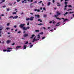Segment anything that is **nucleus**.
Here are the masks:
<instances>
[{"label": "nucleus", "instance_id": "obj_1", "mask_svg": "<svg viewBox=\"0 0 74 74\" xmlns=\"http://www.w3.org/2000/svg\"><path fill=\"white\" fill-rule=\"evenodd\" d=\"M25 24H21L20 25H19V27H20L21 28H23L24 27V26L25 25Z\"/></svg>", "mask_w": 74, "mask_h": 74}, {"label": "nucleus", "instance_id": "obj_2", "mask_svg": "<svg viewBox=\"0 0 74 74\" xmlns=\"http://www.w3.org/2000/svg\"><path fill=\"white\" fill-rule=\"evenodd\" d=\"M30 29V27H24L23 28V30H27V29Z\"/></svg>", "mask_w": 74, "mask_h": 74}, {"label": "nucleus", "instance_id": "obj_3", "mask_svg": "<svg viewBox=\"0 0 74 74\" xmlns=\"http://www.w3.org/2000/svg\"><path fill=\"white\" fill-rule=\"evenodd\" d=\"M40 38L36 39V36L33 39L32 42H34L35 41H37V40H39Z\"/></svg>", "mask_w": 74, "mask_h": 74}, {"label": "nucleus", "instance_id": "obj_4", "mask_svg": "<svg viewBox=\"0 0 74 74\" xmlns=\"http://www.w3.org/2000/svg\"><path fill=\"white\" fill-rule=\"evenodd\" d=\"M7 49H8V50H7V52H11V50H9V49H12V48L8 47L7 48Z\"/></svg>", "mask_w": 74, "mask_h": 74}, {"label": "nucleus", "instance_id": "obj_5", "mask_svg": "<svg viewBox=\"0 0 74 74\" xmlns=\"http://www.w3.org/2000/svg\"><path fill=\"white\" fill-rule=\"evenodd\" d=\"M11 41L10 40H8L6 41V43L7 44H10V43H11Z\"/></svg>", "mask_w": 74, "mask_h": 74}, {"label": "nucleus", "instance_id": "obj_6", "mask_svg": "<svg viewBox=\"0 0 74 74\" xmlns=\"http://www.w3.org/2000/svg\"><path fill=\"white\" fill-rule=\"evenodd\" d=\"M27 1V0H24V1H22V3H27V1ZM27 1H30V0H27Z\"/></svg>", "mask_w": 74, "mask_h": 74}, {"label": "nucleus", "instance_id": "obj_7", "mask_svg": "<svg viewBox=\"0 0 74 74\" xmlns=\"http://www.w3.org/2000/svg\"><path fill=\"white\" fill-rule=\"evenodd\" d=\"M34 19V17L33 16H31L30 17V21H33V19Z\"/></svg>", "mask_w": 74, "mask_h": 74}, {"label": "nucleus", "instance_id": "obj_8", "mask_svg": "<svg viewBox=\"0 0 74 74\" xmlns=\"http://www.w3.org/2000/svg\"><path fill=\"white\" fill-rule=\"evenodd\" d=\"M57 15H60L61 14V13H59V11H58L56 12Z\"/></svg>", "mask_w": 74, "mask_h": 74}, {"label": "nucleus", "instance_id": "obj_9", "mask_svg": "<svg viewBox=\"0 0 74 74\" xmlns=\"http://www.w3.org/2000/svg\"><path fill=\"white\" fill-rule=\"evenodd\" d=\"M27 46V45H24V46H23V49H26V46Z\"/></svg>", "mask_w": 74, "mask_h": 74}, {"label": "nucleus", "instance_id": "obj_10", "mask_svg": "<svg viewBox=\"0 0 74 74\" xmlns=\"http://www.w3.org/2000/svg\"><path fill=\"white\" fill-rule=\"evenodd\" d=\"M21 46H17L16 48V50L18 49V48H21Z\"/></svg>", "mask_w": 74, "mask_h": 74}, {"label": "nucleus", "instance_id": "obj_11", "mask_svg": "<svg viewBox=\"0 0 74 74\" xmlns=\"http://www.w3.org/2000/svg\"><path fill=\"white\" fill-rule=\"evenodd\" d=\"M28 36V34H25L24 35H23V37H27Z\"/></svg>", "mask_w": 74, "mask_h": 74}, {"label": "nucleus", "instance_id": "obj_12", "mask_svg": "<svg viewBox=\"0 0 74 74\" xmlns=\"http://www.w3.org/2000/svg\"><path fill=\"white\" fill-rule=\"evenodd\" d=\"M3 26H1L0 27V31H1L2 30H3Z\"/></svg>", "mask_w": 74, "mask_h": 74}, {"label": "nucleus", "instance_id": "obj_13", "mask_svg": "<svg viewBox=\"0 0 74 74\" xmlns=\"http://www.w3.org/2000/svg\"><path fill=\"white\" fill-rule=\"evenodd\" d=\"M35 16H37V17H38V18H40V15H39L38 14L37 15V14H35Z\"/></svg>", "mask_w": 74, "mask_h": 74}, {"label": "nucleus", "instance_id": "obj_14", "mask_svg": "<svg viewBox=\"0 0 74 74\" xmlns=\"http://www.w3.org/2000/svg\"><path fill=\"white\" fill-rule=\"evenodd\" d=\"M34 36H35V35L34 34L32 35V37H30V38L31 39L33 38L34 37Z\"/></svg>", "mask_w": 74, "mask_h": 74}, {"label": "nucleus", "instance_id": "obj_15", "mask_svg": "<svg viewBox=\"0 0 74 74\" xmlns=\"http://www.w3.org/2000/svg\"><path fill=\"white\" fill-rule=\"evenodd\" d=\"M18 16H15L13 18V19H16L17 18H18Z\"/></svg>", "mask_w": 74, "mask_h": 74}, {"label": "nucleus", "instance_id": "obj_16", "mask_svg": "<svg viewBox=\"0 0 74 74\" xmlns=\"http://www.w3.org/2000/svg\"><path fill=\"white\" fill-rule=\"evenodd\" d=\"M38 21H40V22H42V20H41V19H39L38 20Z\"/></svg>", "mask_w": 74, "mask_h": 74}, {"label": "nucleus", "instance_id": "obj_17", "mask_svg": "<svg viewBox=\"0 0 74 74\" xmlns=\"http://www.w3.org/2000/svg\"><path fill=\"white\" fill-rule=\"evenodd\" d=\"M59 3H57V6H58V7H60V6H61V5L59 4Z\"/></svg>", "mask_w": 74, "mask_h": 74}, {"label": "nucleus", "instance_id": "obj_18", "mask_svg": "<svg viewBox=\"0 0 74 74\" xmlns=\"http://www.w3.org/2000/svg\"><path fill=\"white\" fill-rule=\"evenodd\" d=\"M4 2H5V0H2V1L0 2V4H1L2 3H4Z\"/></svg>", "mask_w": 74, "mask_h": 74}, {"label": "nucleus", "instance_id": "obj_19", "mask_svg": "<svg viewBox=\"0 0 74 74\" xmlns=\"http://www.w3.org/2000/svg\"><path fill=\"white\" fill-rule=\"evenodd\" d=\"M66 21H68V19L66 18L65 19H64V21H63V22H65Z\"/></svg>", "mask_w": 74, "mask_h": 74}, {"label": "nucleus", "instance_id": "obj_20", "mask_svg": "<svg viewBox=\"0 0 74 74\" xmlns=\"http://www.w3.org/2000/svg\"><path fill=\"white\" fill-rule=\"evenodd\" d=\"M59 22H58V23H57V24H56V26H59L60 25H59Z\"/></svg>", "mask_w": 74, "mask_h": 74}, {"label": "nucleus", "instance_id": "obj_21", "mask_svg": "<svg viewBox=\"0 0 74 74\" xmlns=\"http://www.w3.org/2000/svg\"><path fill=\"white\" fill-rule=\"evenodd\" d=\"M26 21H29V20H30L29 18H27L26 19Z\"/></svg>", "mask_w": 74, "mask_h": 74}, {"label": "nucleus", "instance_id": "obj_22", "mask_svg": "<svg viewBox=\"0 0 74 74\" xmlns=\"http://www.w3.org/2000/svg\"><path fill=\"white\" fill-rule=\"evenodd\" d=\"M38 37H37V38H40V37H41L40 36V35H38Z\"/></svg>", "mask_w": 74, "mask_h": 74}, {"label": "nucleus", "instance_id": "obj_23", "mask_svg": "<svg viewBox=\"0 0 74 74\" xmlns=\"http://www.w3.org/2000/svg\"><path fill=\"white\" fill-rule=\"evenodd\" d=\"M50 4H51V2H49L48 3V5L49 6V5Z\"/></svg>", "mask_w": 74, "mask_h": 74}, {"label": "nucleus", "instance_id": "obj_24", "mask_svg": "<svg viewBox=\"0 0 74 74\" xmlns=\"http://www.w3.org/2000/svg\"><path fill=\"white\" fill-rule=\"evenodd\" d=\"M56 19H59V20H61V18H59V17H56Z\"/></svg>", "mask_w": 74, "mask_h": 74}, {"label": "nucleus", "instance_id": "obj_25", "mask_svg": "<svg viewBox=\"0 0 74 74\" xmlns=\"http://www.w3.org/2000/svg\"><path fill=\"white\" fill-rule=\"evenodd\" d=\"M33 46V45H31L30 46L29 48H32V47Z\"/></svg>", "mask_w": 74, "mask_h": 74}, {"label": "nucleus", "instance_id": "obj_26", "mask_svg": "<svg viewBox=\"0 0 74 74\" xmlns=\"http://www.w3.org/2000/svg\"><path fill=\"white\" fill-rule=\"evenodd\" d=\"M43 25V23L42 24V23H40V24H38V25Z\"/></svg>", "mask_w": 74, "mask_h": 74}, {"label": "nucleus", "instance_id": "obj_27", "mask_svg": "<svg viewBox=\"0 0 74 74\" xmlns=\"http://www.w3.org/2000/svg\"><path fill=\"white\" fill-rule=\"evenodd\" d=\"M68 7H72V6H71V5H69L68 6Z\"/></svg>", "mask_w": 74, "mask_h": 74}, {"label": "nucleus", "instance_id": "obj_28", "mask_svg": "<svg viewBox=\"0 0 74 74\" xmlns=\"http://www.w3.org/2000/svg\"><path fill=\"white\" fill-rule=\"evenodd\" d=\"M10 23H8L7 24V26H9L10 25Z\"/></svg>", "mask_w": 74, "mask_h": 74}, {"label": "nucleus", "instance_id": "obj_29", "mask_svg": "<svg viewBox=\"0 0 74 74\" xmlns=\"http://www.w3.org/2000/svg\"><path fill=\"white\" fill-rule=\"evenodd\" d=\"M47 16V15H44L43 16V17H46Z\"/></svg>", "mask_w": 74, "mask_h": 74}, {"label": "nucleus", "instance_id": "obj_30", "mask_svg": "<svg viewBox=\"0 0 74 74\" xmlns=\"http://www.w3.org/2000/svg\"><path fill=\"white\" fill-rule=\"evenodd\" d=\"M35 32H39V30H36Z\"/></svg>", "mask_w": 74, "mask_h": 74}, {"label": "nucleus", "instance_id": "obj_31", "mask_svg": "<svg viewBox=\"0 0 74 74\" xmlns=\"http://www.w3.org/2000/svg\"><path fill=\"white\" fill-rule=\"evenodd\" d=\"M2 7H3V8H5V7H6V6H5V5L3 6H2Z\"/></svg>", "mask_w": 74, "mask_h": 74}, {"label": "nucleus", "instance_id": "obj_32", "mask_svg": "<svg viewBox=\"0 0 74 74\" xmlns=\"http://www.w3.org/2000/svg\"><path fill=\"white\" fill-rule=\"evenodd\" d=\"M73 13H74V12H69V14H73Z\"/></svg>", "mask_w": 74, "mask_h": 74}, {"label": "nucleus", "instance_id": "obj_33", "mask_svg": "<svg viewBox=\"0 0 74 74\" xmlns=\"http://www.w3.org/2000/svg\"><path fill=\"white\" fill-rule=\"evenodd\" d=\"M45 38V36L43 37L42 38V40H44V39Z\"/></svg>", "mask_w": 74, "mask_h": 74}, {"label": "nucleus", "instance_id": "obj_34", "mask_svg": "<svg viewBox=\"0 0 74 74\" xmlns=\"http://www.w3.org/2000/svg\"><path fill=\"white\" fill-rule=\"evenodd\" d=\"M16 14V12H14L13 13V14Z\"/></svg>", "mask_w": 74, "mask_h": 74}, {"label": "nucleus", "instance_id": "obj_35", "mask_svg": "<svg viewBox=\"0 0 74 74\" xmlns=\"http://www.w3.org/2000/svg\"><path fill=\"white\" fill-rule=\"evenodd\" d=\"M14 16H11L10 17H9V18H13Z\"/></svg>", "mask_w": 74, "mask_h": 74}, {"label": "nucleus", "instance_id": "obj_36", "mask_svg": "<svg viewBox=\"0 0 74 74\" xmlns=\"http://www.w3.org/2000/svg\"><path fill=\"white\" fill-rule=\"evenodd\" d=\"M43 10H45V11H46V9H45V8H43Z\"/></svg>", "mask_w": 74, "mask_h": 74}, {"label": "nucleus", "instance_id": "obj_37", "mask_svg": "<svg viewBox=\"0 0 74 74\" xmlns=\"http://www.w3.org/2000/svg\"><path fill=\"white\" fill-rule=\"evenodd\" d=\"M40 34H44V33L43 32H41L40 33Z\"/></svg>", "mask_w": 74, "mask_h": 74}, {"label": "nucleus", "instance_id": "obj_38", "mask_svg": "<svg viewBox=\"0 0 74 74\" xmlns=\"http://www.w3.org/2000/svg\"><path fill=\"white\" fill-rule=\"evenodd\" d=\"M6 29L7 30H9V29H10V28L9 27H7L6 28Z\"/></svg>", "mask_w": 74, "mask_h": 74}, {"label": "nucleus", "instance_id": "obj_39", "mask_svg": "<svg viewBox=\"0 0 74 74\" xmlns=\"http://www.w3.org/2000/svg\"><path fill=\"white\" fill-rule=\"evenodd\" d=\"M28 44V41H27L25 43V44Z\"/></svg>", "mask_w": 74, "mask_h": 74}, {"label": "nucleus", "instance_id": "obj_40", "mask_svg": "<svg viewBox=\"0 0 74 74\" xmlns=\"http://www.w3.org/2000/svg\"><path fill=\"white\" fill-rule=\"evenodd\" d=\"M67 3H67V2H64V4H67Z\"/></svg>", "mask_w": 74, "mask_h": 74}, {"label": "nucleus", "instance_id": "obj_41", "mask_svg": "<svg viewBox=\"0 0 74 74\" xmlns=\"http://www.w3.org/2000/svg\"><path fill=\"white\" fill-rule=\"evenodd\" d=\"M37 11L38 12H40V10L39 9L37 10Z\"/></svg>", "mask_w": 74, "mask_h": 74}, {"label": "nucleus", "instance_id": "obj_42", "mask_svg": "<svg viewBox=\"0 0 74 74\" xmlns=\"http://www.w3.org/2000/svg\"><path fill=\"white\" fill-rule=\"evenodd\" d=\"M7 50H3V51H4V52H6V51H7Z\"/></svg>", "mask_w": 74, "mask_h": 74}, {"label": "nucleus", "instance_id": "obj_43", "mask_svg": "<svg viewBox=\"0 0 74 74\" xmlns=\"http://www.w3.org/2000/svg\"><path fill=\"white\" fill-rule=\"evenodd\" d=\"M14 27L15 28H16V27H17V26L16 25H14Z\"/></svg>", "mask_w": 74, "mask_h": 74}, {"label": "nucleus", "instance_id": "obj_44", "mask_svg": "<svg viewBox=\"0 0 74 74\" xmlns=\"http://www.w3.org/2000/svg\"><path fill=\"white\" fill-rule=\"evenodd\" d=\"M72 9H69L68 10V11H70V10H72Z\"/></svg>", "mask_w": 74, "mask_h": 74}, {"label": "nucleus", "instance_id": "obj_45", "mask_svg": "<svg viewBox=\"0 0 74 74\" xmlns=\"http://www.w3.org/2000/svg\"><path fill=\"white\" fill-rule=\"evenodd\" d=\"M21 0H16V1L17 2H19V1H20Z\"/></svg>", "mask_w": 74, "mask_h": 74}, {"label": "nucleus", "instance_id": "obj_46", "mask_svg": "<svg viewBox=\"0 0 74 74\" xmlns=\"http://www.w3.org/2000/svg\"><path fill=\"white\" fill-rule=\"evenodd\" d=\"M12 45H15V43H13V44H12Z\"/></svg>", "mask_w": 74, "mask_h": 74}, {"label": "nucleus", "instance_id": "obj_47", "mask_svg": "<svg viewBox=\"0 0 74 74\" xmlns=\"http://www.w3.org/2000/svg\"><path fill=\"white\" fill-rule=\"evenodd\" d=\"M67 14H68V12H66L65 13V14L66 15H67Z\"/></svg>", "mask_w": 74, "mask_h": 74}, {"label": "nucleus", "instance_id": "obj_48", "mask_svg": "<svg viewBox=\"0 0 74 74\" xmlns=\"http://www.w3.org/2000/svg\"><path fill=\"white\" fill-rule=\"evenodd\" d=\"M7 11H10V9L8 8V9H7Z\"/></svg>", "mask_w": 74, "mask_h": 74}, {"label": "nucleus", "instance_id": "obj_49", "mask_svg": "<svg viewBox=\"0 0 74 74\" xmlns=\"http://www.w3.org/2000/svg\"><path fill=\"white\" fill-rule=\"evenodd\" d=\"M34 10L35 11H37V9H35Z\"/></svg>", "mask_w": 74, "mask_h": 74}, {"label": "nucleus", "instance_id": "obj_50", "mask_svg": "<svg viewBox=\"0 0 74 74\" xmlns=\"http://www.w3.org/2000/svg\"><path fill=\"white\" fill-rule=\"evenodd\" d=\"M49 23H52V21H51L49 22Z\"/></svg>", "mask_w": 74, "mask_h": 74}, {"label": "nucleus", "instance_id": "obj_51", "mask_svg": "<svg viewBox=\"0 0 74 74\" xmlns=\"http://www.w3.org/2000/svg\"><path fill=\"white\" fill-rule=\"evenodd\" d=\"M33 0H31L30 1V2H33Z\"/></svg>", "mask_w": 74, "mask_h": 74}, {"label": "nucleus", "instance_id": "obj_52", "mask_svg": "<svg viewBox=\"0 0 74 74\" xmlns=\"http://www.w3.org/2000/svg\"><path fill=\"white\" fill-rule=\"evenodd\" d=\"M42 1H41L40 2H39V3H42Z\"/></svg>", "mask_w": 74, "mask_h": 74}, {"label": "nucleus", "instance_id": "obj_53", "mask_svg": "<svg viewBox=\"0 0 74 74\" xmlns=\"http://www.w3.org/2000/svg\"><path fill=\"white\" fill-rule=\"evenodd\" d=\"M50 28H51V27H48L47 29H50Z\"/></svg>", "mask_w": 74, "mask_h": 74}, {"label": "nucleus", "instance_id": "obj_54", "mask_svg": "<svg viewBox=\"0 0 74 74\" xmlns=\"http://www.w3.org/2000/svg\"><path fill=\"white\" fill-rule=\"evenodd\" d=\"M27 25H29V22H28L27 23Z\"/></svg>", "mask_w": 74, "mask_h": 74}, {"label": "nucleus", "instance_id": "obj_55", "mask_svg": "<svg viewBox=\"0 0 74 74\" xmlns=\"http://www.w3.org/2000/svg\"><path fill=\"white\" fill-rule=\"evenodd\" d=\"M64 7H65V8H66V7H67V5H66Z\"/></svg>", "mask_w": 74, "mask_h": 74}, {"label": "nucleus", "instance_id": "obj_56", "mask_svg": "<svg viewBox=\"0 0 74 74\" xmlns=\"http://www.w3.org/2000/svg\"><path fill=\"white\" fill-rule=\"evenodd\" d=\"M21 31H19L18 32V33H21Z\"/></svg>", "mask_w": 74, "mask_h": 74}, {"label": "nucleus", "instance_id": "obj_57", "mask_svg": "<svg viewBox=\"0 0 74 74\" xmlns=\"http://www.w3.org/2000/svg\"><path fill=\"white\" fill-rule=\"evenodd\" d=\"M55 0H53L52 1H53V3H55Z\"/></svg>", "mask_w": 74, "mask_h": 74}, {"label": "nucleus", "instance_id": "obj_58", "mask_svg": "<svg viewBox=\"0 0 74 74\" xmlns=\"http://www.w3.org/2000/svg\"><path fill=\"white\" fill-rule=\"evenodd\" d=\"M43 29H44L45 30L46 29L45 27H43Z\"/></svg>", "mask_w": 74, "mask_h": 74}, {"label": "nucleus", "instance_id": "obj_59", "mask_svg": "<svg viewBox=\"0 0 74 74\" xmlns=\"http://www.w3.org/2000/svg\"><path fill=\"white\" fill-rule=\"evenodd\" d=\"M24 14V12H22L21 13V15H22V14Z\"/></svg>", "mask_w": 74, "mask_h": 74}, {"label": "nucleus", "instance_id": "obj_60", "mask_svg": "<svg viewBox=\"0 0 74 74\" xmlns=\"http://www.w3.org/2000/svg\"><path fill=\"white\" fill-rule=\"evenodd\" d=\"M30 14H31V15H33V13H30Z\"/></svg>", "mask_w": 74, "mask_h": 74}, {"label": "nucleus", "instance_id": "obj_61", "mask_svg": "<svg viewBox=\"0 0 74 74\" xmlns=\"http://www.w3.org/2000/svg\"><path fill=\"white\" fill-rule=\"evenodd\" d=\"M44 3H42V6H44Z\"/></svg>", "mask_w": 74, "mask_h": 74}, {"label": "nucleus", "instance_id": "obj_62", "mask_svg": "<svg viewBox=\"0 0 74 74\" xmlns=\"http://www.w3.org/2000/svg\"><path fill=\"white\" fill-rule=\"evenodd\" d=\"M55 17H57V16H58L56 15H55L54 16Z\"/></svg>", "mask_w": 74, "mask_h": 74}, {"label": "nucleus", "instance_id": "obj_63", "mask_svg": "<svg viewBox=\"0 0 74 74\" xmlns=\"http://www.w3.org/2000/svg\"><path fill=\"white\" fill-rule=\"evenodd\" d=\"M40 10H42V7H40Z\"/></svg>", "mask_w": 74, "mask_h": 74}, {"label": "nucleus", "instance_id": "obj_64", "mask_svg": "<svg viewBox=\"0 0 74 74\" xmlns=\"http://www.w3.org/2000/svg\"><path fill=\"white\" fill-rule=\"evenodd\" d=\"M61 19L63 20H64V18H62Z\"/></svg>", "mask_w": 74, "mask_h": 74}]
</instances>
